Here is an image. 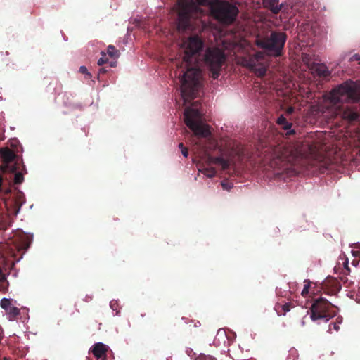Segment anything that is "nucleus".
<instances>
[{
    "instance_id": "nucleus-1",
    "label": "nucleus",
    "mask_w": 360,
    "mask_h": 360,
    "mask_svg": "<svg viewBox=\"0 0 360 360\" xmlns=\"http://www.w3.org/2000/svg\"><path fill=\"white\" fill-rule=\"evenodd\" d=\"M184 50L183 63L186 71L179 78L181 82V94L185 103H189L196 97L201 86V70L198 63L200 53L205 47L203 39L198 35L189 37L182 43Z\"/></svg>"
},
{
    "instance_id": "nucleus-2",
    "label": "nucleus",
    "mask_w": 360,
    "mask_h": 360,
    "mask_svg": "<svg viewBox=\"0 0 360 360\" xmlns=\"http://www.w3.org/2000/svg\"><path fill=\"white\" fill-rule=\"evenodd\" d=\"M32 243V237L26 233L18 236L5 243H0V259L5 271H11L20 262Z\"/></svg>"
},
{
    "instance_id": "nucleus-3",
    "label": "nucleus",
    "mask_w": 360,
    "mask_h": 360,
    "mask_svg": "<svg viewBox=\"0 0 360 360\" xmlns=\"http://www.w3.org/2000/svg\"><path fill=\"white\" fill-rule=\"evenodd\" d=\"M257 148L258 150L261 149V153L265 157L274 160L276 164L282 166L297 164L301 155L300 152L292 145L278 144L275 146H268L259 142Z\"/></svg>"
},
{
    "instance_id": "nucleus-4",
    "label": "nucleus",
    "mask_w": 360,
    "mask_h": 360,
    "mask_svg": "<svg viewBox=\"0 0 360 360\" xmlns=\"http://www.w3.org/2000/svg\"><path fill=\"white\" fill-rule=\"evenodd\" d=\"M287 34L280 30H270L259 34L255 39V44L271 57H281L283 55L287 40Z\"/></svg>"
},
{
    "instance_id": "nucleus-5",
    "label": "nucleus",
    "mask_w": 360,
    "mask_h": 360,
    "mask_svg": "<svg viewBox=\"0 0 360 360\" xmlns=\"http://www.w3.org/2000/svg\"><path fill=\"white\" fill-rule=\"evenodd\" d=\"M210 9L212 16L225 25L233 23L239 13L236 5L223 0H212L210 3Z\"/></svg>"
},
{
    "instance_id": "nucleus-6",
    "label": "nucleus",
    "mask_w": 360,
    "mask_h": 360,
    "mask_svg": "<svg viewBox=\"0 0 360 360\" xmlns=\"http://www.w3.org/2000/svg\"><path fill=\"white\" fill-rule=\"evenodd\" d=\"M330 99L335 105L357 102L360 100V85L352 81H347L330 91Z\"/></svg>"
},
{
    "instance_id": "nucleus-7",
    "label": "nucleus",
    "mask_w": 360,
    "mask_h": 360,
    "mask_svg": "<svg viewBox=\"0 0 360 360\" xmlns=\"http://www.w3.org/2000/svg\"><path fill=\"white\" fill-rule=\"evenodd\" d=\"M226 59V56L224 51L217 47L207 48L201 58L204 66L210 71L211 77L214 79H217L219 77Z\"/></svg>"
},
{
    "instance_id": "nucleus-8",
    "label": "nucleus",
    "mask_w": 360,
    "mask_h": 360,
    "mask_svg": "<svg viewBox=\"0 0 360 360\" xmlns=\"http://www.w3.org/2000/svg\"><path fill=\"white\" fill-rule=\"evenodd\" d=\"M201 115L198 109L188 107L184 111V121L198 139H209L211 135L209 127L199 122Z\"/></svg>"
},
{
    "instance_id": "nucleus-9",
    "label": "nucleus",
    "mask_w": 360,
    "mask_h": 360,
    "mask_svg": "<svg viewBox=\"0 0 360 360\" xmlns=\"http://www.w3.org/2000/svg\"><path fill=\"white\" fill-rule=\"evenodd\" d=\"M335 307L326 298L315 299L310 307V318L314 321L322 320L328 322L336 316L337 312L333 309Z\"/></svg>"
},
{
    "instance_id": "nucleus-10",
    "label": "nucleus",
    "mask_w": 360,
    "mask_h": 360,
    "mask_svg": "<svg viewBox=\"0 0 360 360\" xmlns=\"http://www.w3.org/2000/svg\"><path fill=\"white\" fill-rule=\"evenodd\" d=\"M178 29L186 30L191 28V18L197 13V5L187 0H178Z\"/></svg>"
},
{
    "instance_id": "nucleus-11",
    "label": "nucleus",
    "mask_w": 360,
    "mask_h": 360,
    "mask_svg": "<svg viewBox=\"0 0 360 360\" xmlns=\"http://www.w3.org/2000/svg\"><path fill=\"white\" fill-rule=\"evenodd\" d=\"M0 158L2 162V172H14L20 169V158L8 147L0 148Z\"/></svg>"
},
{
    "instance_id": "nucleus-12",
    "label": "nucleus",
    "mask_w": 360,
    "mask_h": 360,
    "mask_svg": "<svg viewBox=\"0 0 360 360\" xmlns=\"http://www.w3.org/2000/svg\"><path fill=\"white\" fill-rule=\"evenodd\" d=\"M266 56L267 55L264 51H257L248 57L245 65L252 70L257 75L264 76L266 72Z\"/></svg>"
},
{
    "instance_id": "nucleus-13",
    "label": "nucleus",
    "mask_w": 360,
    "mask_h": 360,
    "mask_svg": "<svg viewBox=\"0 0 360 360\" xmlns=\"http://www.w3.org/2000/svg\"><path fill=\"white\" fill-rule=\"evenodd\" d=\"M300 32H304V35L316 37L321 33L320 24L317 21L307 20L300 25Z\"/></svg>"
},
{
    "instance_id": "nucleus-14",
    "label": "nucleus",
    "mask_w": 360,
    "mask_h": 360,
    "mask_svg": "<svg viewBox=\"0 0 360 360\" xmlns=\"http://www.w3.org/2000/svg\"><path fill=\"white\" fill-rule=\"evenodd\" d=\"M108 350V347L102 342L95 343L90 349L94 356L101 360H105Z\"/></svg>"
},
{
    "instance_id": "nucleus-15",
    "label": "nucleus",
    "mask_w": 360,
    "mask_h": 360,
    "mask_svg": "<svg viewBox=\"0 0 360 360\" xmlns=\"http://www.w3.org/2000/svg\"><path fill=\"white\" fill-rule=\"evenodd\" d=\"M0 306L4 309L9 316L12 319L15 318L20 314V309L12 305L9 299L3 298L0 302Z\"/></svg>"
},
{
    "instance_id": "nucleus-16",
    "label": "nucleus",
    "mask_w": 360,
    "mask_h": 360,
    "mask_svg": "<svg viewBox=\"0 0 360 360\" xmlns=\"http://www.w3.org/2000/svg\"><path fill=\"white\" fill-rule=\"evenodd\" d=\"M311 72L319 77L327 78L330 75V71L323 63H313L310 68Z\"/></svg>"
},
{
    "instance_id": "nucleus-17",
    "label": "nucleus",
    "mask_w": 360,
    "mask_h": 360,
    "mask_svg": "<svg viewBox=\"0 0 360 360\" xmlns=\"http://www.w3.org/2000/svg\"><path fill=\"white\" fill-rule=\"evenodd\" d=\"M262 3L264 8L274 14H278L283 6V4H280L279 0H262Z\"/></svg>"
},
{
    "instance_id": "nucleus-18",
    "label": "nucleus",
    "mask_w": 360,
    "mask_h": 360,
    "mask_svg": "<svg viewBox=\"0 0 360 360\" xmlns=\"http://www.w3.org/2000/svg\"><path fill=\"white\" fill-rule=\"evenodd\" d=\"M341 116L342 119L352 122L357 120L359 115L356 110L352 108L347 107L341 111Z\"/></svg>"
},
{
    "instance_id": "nucleus-19",
    "label": "nucleus",
    "mask_w": 360,
    "mask_h": 360,
    "mask_svg": "<svg viewBox=\"0 0 360 360\" xmlns=\"http://www.w3.org/2000/svg\"><path fill=\"white\" fill-rule=\"evenodd\" d=\"M11 183H8V185L4 184L3 179L0 175V195L2 196V198L4 201V204L6 207H8V202H7V198L6 195H11Z\"/></svg>"
},
{
    "instance_id": "nucleus-20",
    "label": "nucleus",
    "mask_w": 360,
    "mask_h": 360,
    "mask_svg": "<svg viewBox=\"0 0 360 360\" xmlns=\"http://www.w3.org/2000/svg\"><path fill=\"white\" fill-rule=\"evenodd\" d=\"M294 307L295 305L291 302H285L284 304L277 303L275 305L274 309L276 311L277 314L278 316H281L285 315L287 312L290 311Z\"/></svg>"
},
{
    "instance_id": "nucleus-21",
    "label": "nucleus",
    "mask_w": 360,
    "mask_h": 360,
    "mask_svg": "<svg viewBox=\"0 0 360 360\" xmlns=\"http://www.w3.org/2000/svg\"><path fill=\"white\" fill-rule=\"evenodd\" d=\"M210 162L220 166L224 171L229 169L230 167V161L222 157H212L210 158Z\"/></svg>"
},
{
    "instance_id": "nucleus-22",
    "label": "nucleus",
    "mask_w": 360,
    "mask_h": 360,
    "mask_svg": "<svg viewBox=\"0 0 360 360\" xmlns=\"http://www.w3.org/2000/svg\"><path fill=\"white\" fill-rule=\"evenodd\" d=\"M22 198H23V193L21 191H18L15 193L14 199L12 200V202L13 203L14 208L15 210V214H17L19 212V210L23 203Z\"/></svg>"
},
{
    "instance_id": "nucleus-23",
    "label": "nucleus",
    "mask_w": 360,
    "mask_h": 360,
    "mask_svg": "<svg viewBox=\"0 0 360 360\" xmlns=\"http://www.w3.org/2000/svg\"><path fill=\"white\" fill-rule=\"evenodd\" d=\"M11 224L9 215L5 214L0 217V231H6L11 226Z\"/></svg>"
},
{
    "instance_id": "nucleus-24",
    "label": "nucleus",
    "mask_w": 360,
    "mask_h": 360,
    "mask_svg": "<svg viewBox=\"0 0 360 360\" xmlns=\"http://www.w3.org/2000/svg\"><path fill=\"white\" fill-rule=\"evenodd\" d=\"M8 285V282L6 280V274L0 268V290H5Z\"/></svg>"
},
{
    "instance_id": "nucleus-25",
    "label": "nucleus",
    "mask_w": 360,
    "mask_h": 360,
    "mask_svg": "<svg viewBox=\"0 0 360 360\" xmlns=\"http://www.w3.org/2000/svg\"><path fill=\"white\" fill-rule=\"evenodd\" d=\"M277 124L283 126V128L286 130L290 129L292 127V124L290 123L283 115H281L277 119Z\"/></svg>"
},
{
    "instance_id": "nucleus-26",
    "label": "nucleus",
    "mask_w": 360,
    "mask_h": 360,
    "mask_svg": "<svg viewBox=\"0 0 360 360\" xmlns=\"http://www.w3.org/2000/svg\"><path fill=\"white\" fill-rule=\"evenodd\" d=\"M107 52L111 58H117L120 56L119 51L112 45H109L108 46Z\"/></svg>"
},
{
    "instance_id": "nucleus-27",
    "label": "nucleus",
    "mask_w": 360,
    "mask_h": 360,
    "mask_svg": "<svg viewBox=\"0 0 360 360\" xmlns=\"http://www.w3.org/2000/svg\"><path fill=\"white\" fill-rule=\"evenodd\" d=\"M200 171L209 178H212L216 175V170L214 167H207L200 169Z\"/></svg>"
},
{
    "instance_id": "nucleus-28",
    "label": "nucleus",
    "mask_w": 360,
    "mask_h": 360,
    "mask_svg": "<svg viewBox=\"0 0 360 360\" xmlns=\"http://www.w3.org/2000/svg\"><path fill=\"white\" fill-rule=\"evenodd\" d=\"M14 179H13V184H20L24 181V176L22 172H14Z\"/></svg>"
},
{
    "instance_id": "nucleus-29",
    "label": "nucleus",
    "mask_w": 360,
    "mask_h": 360,
    "mask_svg": "<svg viewBox=\"0 0 360 360\" xmlns=\"http://www.w3.org/2000/svg\"><path fill=\"white\" fill-rule=\"evenodd\" d=\"M310 288V281L309 280L304 281V288L301 292V295L305 297L309 293V289Z\"/></svg>"
},
{
    "instance_id": "nucleus-30",
    "label": "nucleus",
    "mask_w": 360,
    "mask_h": 360,
    "mask_svg": "<svg viewBox=\"0 0 360 360\" xmlns=\"http://www.w3.org/2000/svg\"><path fill=\"white\" fill-rule=\"evenodd\" d=\"M195 360H217V359L211 355L200 354L198 355V356L196 357Z\"/></svg>"
},
{
    "instance_id": "nucleus-31",
    "label": "nucleus",
    "mask_w": 360,
    "mask_h": 360,
    "mask_svg": "<svg viewBox=\"0 0 360 360\" xmlns=\"http://www.w3.org/2000/svg\"><path fill=\"white\" fill-rule=\"evenodd\" d=\"M79 71L80 73L86 75V77L88 79H91L92 77L91 74L88 71L85 66H81Z\"/></svg>"
},
{
    "instance_id": "nucleus-32",
    "label": "nucleus",
    "mask_w": 360,
    "mask_h": 360,
    "mask_svg": "<svg viewBox=\"0 0 360 360\" xmlns=\"http://www.w3.org/2000/svg\"><path fill=\"white\" fill-rule=\"evenodd\" d=\"M179 148L181 150V153L182 155L185 157V158H187L188 155V148L184 146V143H180L179 144Z\"/></svg>"
},
{
    "instance_id": "nucleus-33",
    "label": "nucleus",
    "mask_w": 360,
    "mask_h": 360,
    "mask_svg": "<svg viewBox=\"0 0 360 360\" xmlns=\"http://www.w3.org/2000/svg\"><path fill=\"white\" fill-rule=\"evenodd\" d=\"M102 57H101L98 60V65H103L106 63L108 60V58H106V55L104 52H101Z\"/></svg>"
},
{
    "instance_id": "nucleus-34",
    "label": "nucleus",
    "mask_w": 360,
    "mask_h": 360,
    "mask_svg": "<svg viewBox=\"0 0 360 360\" xmlns=\"http://www.w3.org/2000/svg\"><path fill=\"white\" fill-rule=\"evenodd\" d=\"M333 329L335 331H338L340 329L339 324L338 323H332L329 325V330Z\"/></svg>"
},
{
    "instance_id": "nucleus-35",
    "label": "nucleus",
    "mask_w": 360,
    "mask_h": 360,
    "mask_svg": "<svg viewBox=\"0 0 360 360\" xmlns=\"http://www.w3.org/2000/svg\"><path fill=\"white\" fill-rule=\"evenodd\" d=\"M195 1H196V3L200 6H205L207 4L210 5V3L211 2V1H210V0H195Z\"/></svg>"
},
{
    "instance_id": "nucleus-36",
    "label": "nucleus",
    "mask_w": 360,
    "mask_h": 360,
    "mask_svg": "<svg viewBox=\"0 0 360 360\" xmlns=\"http://www.w3.org/2000/svg\"><path fill=\"white\" fill-rule=\"evenodd\" d=\"M350 61H359V63H360V56L359 54H354L353 55L350 59H349Z\"/></svg>"
},
{
    "instance_id": "nucleus-37",
    "label": "nucleus",
    "mask_w": 360,
    "mask_h": 360,
    "mask_svg": "<svg viewBox=\"0 0 360 360\" xmlns=\"http://www.w3.org/2000/svg\"><path fill=\"white\" fill-rule=\"evenodd\" d=\"M221 186L223 187L224 189H226V190H230L232 186L227 182H224V181H222L221 182Z\"/></svg>"
},
{
    "instance_id": "nucleus-38",
    "label": "nucleus",
    "mask_w": 360,
    "mask_h": 360,
    "mask_svg": "<svg viewBox=\"0 0 360 360\" xmlns=\"http://www.w3.org/2000/svg\"><path fill=\"white\" fill-rule=\"evenodd\" d=\"M192 323H193V327L194 328H198L200 326V322L197 321H192Z\"/></svg>"
},
{
    "instance_id": "nucleus-39",
    "label": "nucleus",
    "mask_w": 360,
    "mask_h": 360,
    "mask_svg": "<svg viewBox=\"0 0 360 360\" xmlns=\"http://www.w3.org/2000/svg\"><path fill=\"white\" fill-rule=\"evenodd\" d=\"M107 70L105 69V68H101L98 71V74H105Z\"/></svg>"
},
{
    "instance_id": "nucleus-40",
    "label": "nucleus",
    "mask_w": 360,
    "mask_h": 360,
    "mask_svg": "<svg viewBox=\"0 0 360 360\" xmlns=\"http://www.w3.org/2000/svg\"><path fill=\"white\" fill-rule=\"evenodd\" d=\"M342 322V317L339 316L336 319L335 323H338V324H340Z\"/></svg>"
},
{
    "instance_id": "nucleus-41",
    "label": "nucleus",
    "mask_w": 360,
    "mask_h": 360,
    "mask_svg": "<svg viewBox=\"0 0 360 360\" xmlns=\"http://www.w3.org/2000/svg\"><path fill=\"white\" fill-rule=\"evenodd\" d=\"M345 269H346L348 272H349V271H350V269H349V266H348V262H345Z\"/></svg>"
},
{
    "instance_id": "nucleus-42",
    "label": "nucleus",
    "mask_w": 360,
    "mask_h": 360,
    "mask_svg": "<svg viewBox=\"0 0 360 360\" xmlns=\"http://www.w3.org/2000/svg\"><path fill=\"white\" fill-rule=\"evenodd\" d=\"M199 146H200V147H201L203 149H206L207 148L206 146H202L200 143H199Z\"/></svg>"
},
{
    "instance_id": "nucleus-43",
    "label": "nucleus",
    "mask_w": 360,
    "mask_h": 360,
    "mask_svg": "<svg viewBox=\"0 0 360 360\" xmlns=\"http://www.w3.org/2000/svg\"><path fill=\"white\" fill-rule=\"evenodd\" d=\"M110 307L112 309H114V307H115V305H114V304L111 302H110Z\"/></svg>"
},
{
    "instance_id": "nucleus-44",
    "label": "nucleus",
    "mask_w": 360,
    "mask_h": 360,
    "mask_svg": "<svg viewBox=\"0 0 360 360\" xmlns=\"http://www.w3.org/2000/svg\"><path fill=\"white\" fill-rule=\"evenodd\" d=\"M110 307L112 309H114V307H115V305H114V304L111 302H110Z\"/></svg>"
},
{
    "instance_id": "nucleus-45",
    "label": "nucleus",
    "mask_w": 360,
    "mask_h": 360,
    "mask_svg": "<svg viewBox=\"0 0 360 360\" xmlns=\"http://www.w3.org/2000/svg\"><path fill=\"white\" fill-rule=\"evenodd\" d=\"M22 170H25H25H26V169H25V166L24 165H22Z\"/></svg>"
},
{
    "instance_id": "nucleus-46",
    "label": "nucleus",
    "mask_w": 360,
    "mask_h": 360,
    "mask_svg": "<svg viewBox=\"0 0 360 360\" xmlns=\"http://www.w3.org/2000/svg\"><path fill=\"white\" fill-rule=\"evenodd\" d=\"M294 133H295V131H291L290 132V134H294Z\"/></svg>"
},
{
    "instance_id": "nucleus-47",
    "label": "nucleus",
    "mask_w": 360,
    "mask_h": 360,
    "mask_svg": "<svg viewBox=\"0 0 360 360\" xmlns=\"http://www.w3.org/2000/svg\"><path fill=\"white\" fill-rule=\"evenodd\" d=\"M292 109L290 108L289 112H292Z\"/></svg>"
}]
</instances>
